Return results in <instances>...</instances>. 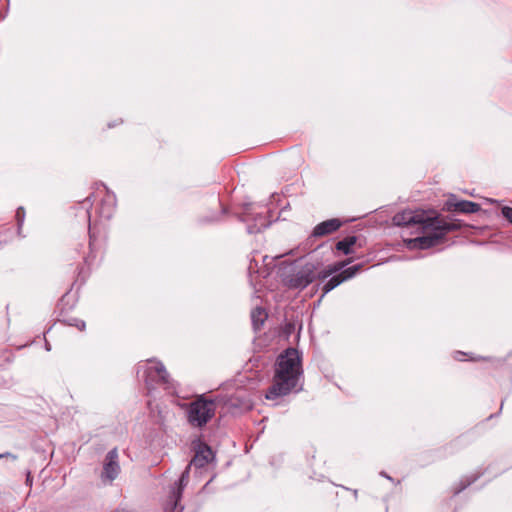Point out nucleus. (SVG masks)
I'll return each mask as SVG.
<instances>
[{
    "instance_id": "nucleus-20",
    "label": "nucleus",
    "mask_w": 512,
    "mask_h": 512,
    "mask_svg": "<svg viewBox=\"0 0 512 512\" xmlns=\"http://www.w3.org/2000/svg\"><path fill=\"white\" fill-rule=\"evenodd\" d=\"M4 457H12L13 459H15L16 457L10 453H3V454H0V459L4 458Z\"/></svg>"
},
{
    "instance_id": "nucleus-15",
    "label": "nucleus",
    "mask_w": 512,
    "mask_h": 512,
    "mask_svg": "<svg viewBox=\"0 0 512 512\" xmlns=\"http://www.w3.org/2000/svg\"><path fill=\"white\" fill-rule=\"evenodd\" d=\"M348 263H349V261L348 262H341V263L335 264L333 266H329L326 270L322 271L319 274V278H322V279L327 278L331 274L341 270Z\"/></svg>"
},
{
    "instance_id": "nucleus-2",
    "label": "nucleus",
    "mask_w": 512,
    "mask_h": 512,
    "mask_svg": "<svg viewBox=\"0 0 512 512\" xmlns=\"http://www.w3.org/2000/svg\"><path fill=\"white\" fill-rule=\"evenodd\" d=\"M303 369L298 350L287 348L276 359L272 385L265 397L275 400L302 389Z\"/></svg>"
},
{
    "instance_id": "nucleus-21",
    "label": "nucleus",
    "mask_w": 512,
    "mask_h": 512,
    "mask_svg": "<svg viewBox=\"0 0 512 512\" xmlns=\"http://www.w3.org/2000/svg\"><path fill=\"white\" fill-rule=\"evenodd\" d=\"M90 203V197L86 198V200L82 203L83 206H87Z\"/></svg>"
},
{
    "instance_id": "nucleus-11",
    "label": "nucleus",
    "mask_w": 512,
    "mask_h": 512,
    "mask_svg": "<svg viewBox=\"0 0 512 512\" xmlns=\"http://www.w3.org/2000/svg\"><path fill=\"white\" fill-rule=\"evenodd\" d=\"M453 211L461 212V213H475L480 210V205L478 203L461 200L452 204Z\"/></svg>"
},
{
    "instance_id": "nucleus-6",
    "label": "nucleus",
    "mask_w": 512,
    "mask_h": 512,
    "mask_svg": "<svg viewBox=\"0 0 512 512\" xmlns=\"http://www.w3.org/2000/svg\"><path fill=\"white\" fill-rule=\"evenodd\" d=\"M316 278L315 266L307 263L287 278L286 284L292 289H304Z\"/></svg>"
},
{
    "instance_id": "nucleus-14",
    "label": "nucleus",
    "mask_w": 512,
    "mask_h": 512,
    "mask_svg": "<svg viewBox=\"0 0 512 512\" xmlns=\"http://www.w3.org/2000/svg\"><path fill=\"white\" fill-rule=\"evenodd\" d=\"M86 218H87V221H88L89 246H90V248H92L93 243H94L95 238H96V234H95L96 221L94 223H92L91 213H90V211L88 209L86 211Z\"/></svg>"
},
{
    "instance_id": "nucleus-1",
    "label": "nucleus",
    "mask_w": 512,
    "mask_h": 512,
    "mask_svg": "<svg viewBox=\"0 0 512 512\" xmlns=\"http://www.w3.org/2000/svg\"><path fill=\"white\" fill-rule=\"evenodd\" d=\"M393 223L396 226L415 227L419 236L408 239L406 245L409 249H429L442 242L446 234L452 230L450 223L431 217L422 210H404L394 215Z\"/></svg>"
},
{
    "instance_id": "nucleus-18",
    "label": "nucleus",
    "mask_w": 512,
    "mask_h": 512,
    "mask_svg": "<svg viewBox=\"0 0 512 512\" xmlns=\"http://www.w3.org/2000/svg\"><path fill=\"white\" fill-rule=\"evenodd\" d=\"M69 325L77 327L80 331H83L85 329V322L83 320L79 319H71Z\"/></svg>"
},
{
    "instance_id": "nucleus-5",
    "label": "nucleus",
    "mask_w": 512,
    "mask_h": 512,
    "mask_svg": "<svg viewBox=\"0 0 512 512\" xmlns=\"http://www.w3.org/2000/svg\"><path fill=\"white\" fill-rule=\"evenodd\" d=\"M144 373L148 390H151L154 384H161L166 389L170 388V377L163 363L149 362Z\"/></svg>"
},
{
    "instance_id": "nucleus-17",
    "label": "nucleus",
    "mask_w": 512,
    "mask_h": 512,
    "mask_svg": "<svg viewBox=\"0 0 512 512\" xmlns=\"http://www.w3.org/2000/svg\"><path fill=\"white\" fill-rule=\"evenodd\" d=\"M24 217H25V211H24V208H23V207H19V208L17 209V211H16V219H17V222H18V226H19V227L23 224Z\"/></svg>"
},
{
    "instance_id": "nucleus-7",
    "label": "nucleus",
    "mask_w": 512,
    "mask_h": 512,
    "mask_svg": "<svg viewBox=\"0 0 512 512\" xmlns=\"http://www.w3.org/2000/svg\"><path fill=\"white\" fill-rule=\"evenodd\" d=\"M94 200H98L99 203L96 208V213L100 219L109 220L115 210L116 198L114 194L110 193L103 188L93 195Z\"/></svg>"
},
{
    "instance_id": "nucleus-3",
    "label": "nucleus",
    "mask_w": 512,
    "mask_h": 512,
    "mask_svg": "<svg viewBox=\"0 0 512 512\" xmlns=\"http://www.w3.org/2000/svg\"><path fill=\"white\" fill-rule=\"evenodd\" d=\"M213 458V451L208 445H199L194 457L182 472L179 480L171 487L169 499L165 505V512H176L183 490L189 482L190 467L195 466L196 468H202L210 463Z\"/></svg>"
},
{
    "instance_id": "nucleus-10",
    "label": "nucleus",
    "mask_w": 512,
    "mask_h": 512,
    "mask_svg": "<svg viewBox=\"0 0 512 512\" xmlns=\"http://www.w3.org/2000/svg\"><path fill=\"white\" fill-rule=\"evenodd\" d=\"M341 226V222L338 219H329L316 225L312 235L314 237H321L331 234L338 230Z\"/></svg>"
},
{
    "instance_id": "nucleus-9",
    "label": "nucleus",
    "mask_w": 512,
    "mask_h": 512,
    "mask_svg": "<svg viewBox=\"0 0 512 512\" xmlns=\"http://www.w3.org/2000/svg\"><path fill=\"white\" fill-rule=\"evenodd\" d=\"M360 269V265L349 267L343 271H341L339 274L332 276L323 286V294L322 297L325 296L327 293L332 291L334 288L339 286L342 282L352 278L357 271Z\"/></svg>"
},
{
    "instance_id": "nucleus-22",
    "label": "nucleus",
    "mask_w": 512,
    "mask_h": 512,
    "mask_svg": "<svg viewBox=\"0 0 512 512\" xmlns=\"http://www.w3.org/2000/svg\"><path fill=\"white\" fill-rule=\"evenodd\" d=\"M46 349H47V350H50V346H49V344H48V343H46Z\"/></svg>"
},
{
    "instance_id": "nucleus-13",
    "label": "nucleus",
    "mask_w": 512,
    "mask_h": 512,
    "mask_svg": "<svg viewBox=\"0 0 512 512\" xmlns=\"http://www.w3.org/2000/svg\"><path fill=\"white\" fill-rule=\"evenodd\" d=\"M266 318H267V313L265 312V310L263 308L256 307L254 310H252L251 320H252L254 329L255 330L260 329L261 326L263 325V323L265 322Z\"/></svg>"
},
{
    "instance_id": "nucleus-19",
    "label": "nucleus",
    "mask_w": 512,
    "mask_h": 512,
    "mask_svg": "<svg viewBox=\"0 0 512 512\" xmlns=\"http://www.w3.org/2000/svg\"><path fill=\"white\" fill-rule=\"evenodd\" d=\"M502 214L510 223H512V207H503Z\"/></svg>"
},
{
    "instance_id": "nucleus-8",
    "label": "nucleus",
    "mask_w": 512,
    "mask_h": 512,
    "mask_svg": "<svg viewBox=\"0 0 512 512\" xmlns=\"http://www.w3.org/2000/svg\"><path fill=\"white\" fill-rule=\"evenodd\" d=\"M119 455L117 448L110 450L104 460L103 471L101 474L102 481L112 482L120 473Z\"/></svg>"
},
{
    "instance_id": "nucleus-12",
    "label": "nucleus",
    "mask_w": 512,
    "mask_h": 512,
    "mask_svg": "<svg viewBox=\"0 0 512 512\" xmlns=\"http://www.w3.org/2000/svg\"><path fill=\"white\" fill-rule=\"evenodd\" d=\"M357 240L356 236H348L336 243V249L343 252L345 255L353 253L352 247L355 245Z\"/></svg>"
},
{
    "instance_id": "nucleus-16",
    "label": "nucleus",
    "mask_w": 512,
    "mask_h": 512,
    "mask_svg": "<svg viewBox=\"0 0 512 512\" xmlns=\"http://www.w3.org/2000/svg\"><path fill=\"white\" fill-rule=\"evenodd\" d=\"M257 220H259V221H260V225H259V227H254V226L252 227V226H249V227H248V232H249V233L257 232V231H259L262 227H266V224H265V218H264V217H262V216L258 215V216H257Z\"/></svg>"
},
{
    "instance_id": "nucleus-4",
    "label": "nucleus",
    "mask_w": 512,
    "mask_h": 512,
    "mask_svg": "<svg viewBox=\"0 0 512 512\" xmlns=\"http://www.w3.org/2000/svg\"><path fill=\"white\" fill-rule=\"evenodd\" d=\"M216 413V403L204 395L198 396L187 407V421L195 428L204 427Z\"/></svg>"
}]
</instances>
